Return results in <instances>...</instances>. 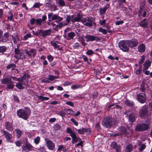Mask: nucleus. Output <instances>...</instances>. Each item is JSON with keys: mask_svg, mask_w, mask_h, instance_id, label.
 Segmentation results:
<instances>
[{"mask_svg": "<svg viewBox=\"0 0 152 152\" xmlns=\"http://www.w3.org/2000/svg\"><path fill=\"white\" fill-rule=\"evenodd\" d=\"M31 114V110L28 107H25L24 109H19L17 111V116L25 120H27L28 118Z\"/></svg>", "mask_w": 152, "mask_h": 152, "instance_id": "nucleus-1", "label": "nucleus"}, {"mask_svg": "<svg viewBox=\"0 0 152 152\" xmlns=\"http://www.w3.org/2000/svg\"><path fill=\"white\" fill-rule=\"evenodd\" d=\"M40 138L39 136L37 137L34 139V142L36 144H38L40 141Z\"/></svg>", "mask_w": 152, "mask_h": 152, "instance_id": "nucleus-47", "label": "nucleus"}, {"mask_svg": "<svg viewBox=\"0 0 152 152\" xmlns=\"http://www.w3.org/2000/svg\"><path fill=\"white\" fill-rule=\"evenodd\" d=\"M145 83L143 82H142L141 85L140 86V91L142 92H144L145 90Z\"/></svg>", "mask_w": 152, "mask_h": 152, "instance_id": "nucleus-48", "label": "nucleus"}, {"mask_svg": "<svg viewBox=\"0 0 152 152\" xmlns=\"http://www.w3.org/2000/svg\"><path fill=\"white\" fill-rule=\"evenodd\" d=\"M14 52L15 53V55L14 56L15 58L21 52V50L17 48H15L14 50Z\"/></svg>", "mask_w": 152, "mask_h": 152, "instance_id": "nucleus-44", "label": "nucleus"}, {"mask_svg": "<svg viewBox=\"0 0 152 152\" xmlns=\"http://www.w3.org/2000/svg\"><path fill=\"white\" fill-rule=\"evenodd\" d=\"M7 48L4 46H0V53L3 54L7 50Z\"/></svg>", "mask_w": 152, "mask_h": 152, "instance_id": "nucleus-39", "label": "nucleus"}, {"mask_svg": "<svg viewBox=\"0 0 152 152\" xmlns=\"http://www.w3.org/2000/svg\"><path fill=\"white\" fill-rule=\"evenodd\" d=\"M70 121L73 123L75 125L77 126L78 125V122L76 121L73 118H71L70 119Z\"/></svg>", "mask_w": 152, "mask_h": 152, "instance_id": "nucleus-62", "label": "nucleus"}, {"mask_svg": "<svg viewBox=\"0 0 152 152\" xmlns=\"http://www.w3.org/2000/svg\"><path fill=\"white\" fill-rule=\"evenodd\" d=\"M12 81L11 80L10 76H8L7 77L3 78L1 80V83L4 84H7L10 83Z\"/></svg>", "mask_w": 152, "mask_h": 152, "instance_id": "nucleus-20", "label": "nucleus"}, {"mask_svg": "<svg viewBox=\"0 0 152 152\" xmlns=\"http://www.w3.org/2000/svg\"><path fill=\"white\" fill-rule=\"evenodd\" d=\"M16 67V65L15 64L13 63L8 65L7 66L6 69H11L12 70H13L15 69Z\"/></svg>", "mask_w": 152, "mask_h": 152, "instance_id": "nucleus-33", "label": "nucleus"}, {"mask_svg": "<svg viewBox=\"0 0 152 152\" xmlns=\"http://www.w3.org/2000/svg\"><path fill=\"white\" fill-rule=\"evenodd\" d=\"M5 128L8 130L11 131L12 130V124L9 122H6L5 123Z\"/></svg>", "mask_w": 152, "mask_h": 152, "instance_id": "nucleus-23", "label": "nucleus"}, {"mask_svg": "<svg viewBox=\"0 0 152 152\" xmlns=\"http://www.w3.org/2000/svg\"><path fill=\"white\" fill-rule=\"evenodd\" d=\"M50 1L51 0H48V3H45L46 7H53L54 8H56V7L55 6V5H52L51 3H50Z\"/></svg>", "mask_w": 152, "mask_h": 152, "instance_id": "nucleus-46", "label": "nucleus"}, {"mask_svg": "<svg viewBox=\"0 0 152 152\" xmlns=\"http://www.w3.org/2000/svg\"><path fill=\"white\" fill-rule=\"evenodd\" d=\"M146 147V146L145 144H142L140 145V147L139 149V150L140 151H141L144 149Z\"/></svg>", "mask_w": 152, "mask_h": 152, "instance_id": "nucleus-56", "label": "nucleus"}, {"mask_svg": "<svg viewBox=\"0 0 152 152\" xmlns=\"http://www.w3.org/2000/svg\"><path fill=\"white\" fill-rule=\"evenodd\" d=\"M15 132L16 133L17 136L18 138H19L21 136L23 132L20 130L18 129H16Z\"/></svg>", "mask_w": 152, "mask_h": 152, "instance_id": "nucleus-40", "label": "nucleus"}, {"mask_svg": "<svg viewBox=\"0 0 152 152\" xmlns=\"http://www.w3.org/2000/svg\"><path fill=\"white\" fill-rule=\"evenodd\" d=\"M9 37V33L8 32H6L3 35V40H4L5 41L8 40V39Z\"/></svg>", "mask_w": 152, "mask_h": 152, "instance_id": "nucleus-42", "label": "nucleus"}, {"mask_svg": "<svg viewBox=\"0 0 152 152\" xmlns=\"http://www.w3.org/2000/svg\"><path fill=\"white\" fill-rule=\"evenodd\" d=\"M145 58L144 55L141 56L140 61L139 62V64L140 66H141V65L144 62L145 60Z\"/></svg>", "mask_w": 152, "mask_h": 152, "instance_id": "nucleus-45", "label": "nucleus"}, {"mask_svg": "<svg viewBox=\"0 0 152 152\" xmlns=\"http://www.w3.org/2000/svg\"><path fill=\"white\" fill-rule=\"evenodd\" d=\"M151 62L149 60L145 61L143 64V68L142 70L143 72L149 68L151 66Z\"/></svg>", "mask_w": 152, "mask_h": 152, "instance_id": "nucleus-19", "label": "nucleus"}, {"mask_svg": "<svg viewBox=\"0 0 152 152\" xmlns=\"http://www.w3.org/2000/svg\"><path fill=\"white\" fill-rule=\"evenodd\" d=\"M15 58L16 59L23 60L26 57L24 54L21 52L20 54L16 57Z\"/></svg>", "mask_w": 152, "mask_h": 152, "instance_id": "nucleus-30", "label": "nucleus"}, {"mask_svg": "<svg viewBox=\"0 0 152 152\" xmlns=\"http://www.w3.org/2000/svg\"><path fill=\"white\" fill-rule=\"evenodd\" d=\"M41 95L37 96V97L39 100L41 101H46L49 100V98L48 97L42 96L43 95H44V94H41Z\"/></svg>", "mask_w": 152, "mask_h": 152, "instance_id": "nucleus-24", "label": "nucleus"}, {"mask_svg": "<svg viewBox=\"0 0 152 152\" xmlns=\"http://www.w3.org/2000/svg\"><path fill=\"white\" fill-rule=\"evenodd\" d=\"M61 128V126L58 124H56L54 126V129L56 130H58Z\"/></svg>", "mask_w": 152, "mask_h": 152, "instance_id": "nucleus-59", "label": "nucleus"}, {"mask_svg": "<svg viewBox=\"0 0 152 152\" xmlns=\"http://www.w3.org/2000/svg\"><path fill=\"white\" fill-rule=\"evenodd\" d=\"M40 4L39 3L36 2L34 4L33 7L39 8L40 6Z\"/></svg>", "mask_w": 152, "mask_h": 152, "instance_id": "nucleus-63", "label": "nucleus"}, {"mask_svg": "<svg viewBox=\"0 0 152 152\" xmlns=\"http://www.w3.org/2000/svg\"><path fill=\"white\" fill-rule=\"evenodd\" d=\"M87 22L84 24V25L88 27H91L93 24L94 21V19L92 17H87Z\"/></svg>", "mask_w": 152, "mask_h": 152, "instance_id": "nucleus-14", "label": "nucleus"}, {"mask_svg": "<svg viewBox=\"0 0 152 152\" xmlns=\"http://www.w3.org/2000/svg\"><path fill=\"white\" fill-rule=\"evenodd\" d=\"M48 60L50 62H51L53 59V57L51 55H49L47 56Z\"/></svg>", "mask_w": 152, "mask_h": 152, "instance_id": "nucleus-60", "label": "nucleus"}, {"mask_svg": "<svg viewBox=\"0 0 152 152\" xmlns=\"http://www.w3.org/2000/svg\"><path fill=\"white\" fill-rule=\"evenodd\" d=\"M116 124V121L110 116L104 117L102 121V124L104 127L110 128L113 127Z\"/></svg>", "mask_w": 152, "mask_h": 152, "instance_id": "nucleus-2", "label": "nucleus"}, {"mask_svg": "<svg viewBox=\"0 0 152 152\" xmlns=\"http://www.w3.org/2000/svg\"><path fill=\"white\" fill-rule=\"evenodd\" d=\"M22 150L25 152H29L32 150L33 146L30 143L26 142L25 145L22 146Z\"/></svg>", "mask_w": 152, "mask_h": 152, "instance_id": "nucleus-11", "label": "nucleus"}, {"mask_svg": "<svg viewBox=\"0 0 152 152\" xmlns=\"http://www.w3.org/2000/svg\"><path fill=\"white\" fill-rule=\"evenodd\" d=\"M67 132L69 134H70V136H71L72 134L75 133L72 131V130L70 128H68L67 129Z\"/></svg>", "mask_w": 152, "mask_h": 152, "instance_id": "nucleus-55", "label": "nucleus"}, {"mask_svg": "<svg viewBox=\"0 0 152 152\" xmlns=\"http://www.w3.org/2000/svg\"><path fill=\"white\" fill-rule=\"evenodd\" d=\"M57 114L62 117L65 116L66 115L65 112L64 111H58Z\"/></svg>", "mask_w": 152, "mask_h": 152, "instance_id": "nucleus-52", "label": "nucleus"}, {"mask_svg": "<svg viewBox=\"0 0 152 152\" xmlns=\"http://www.w3.org/2000/svg\"><path fill=\"white\" fill-rule=\"evenodd\" d=\"M85 38L86 39L87 42L92 41L94 40L98 41L100 39V38L97 37H95L93 35L90 36L89 35H86L85 37Z\"/></svg>", "mask_w": 152, "mask_h": 152, "instance_id": "nucleus-13", "label": "nucleus"}, {"mask_svg": "<svg viewBox=\"0 0 152 152\" xmlns=\"http://www.w3.org/2000/svg\"><path fill=\"white\" fill-rule=\"evenodd\" d=\"M81 86L80 85H73L71 87L72 89H75L78 88L80 87Z\"/></svg>", "mask_w": 152, "mask_h": 152, "instance_id": "nucleus-58", "label": "nucleus"}, {"mask_svg": "<svg viewBox=\"0 0 152 152\" xmlns=\"http://www.w3.org/2000/svg\"><path fill=\"white\" fill-rule=\"evenodd\" d=\"M13 82L12 81L10 83L8 84L7 86V90L12 89L15 86L13 84Z\"/></svg>", "mask_w": 152, "mask_h": 152, "instance_id": "nucleus-36", "label": "nucleus"}, {"mask_svg": "<svg viewBox=\"0 0 152 152\" xmlns=\"http://www.w3.org/2000/svg\"><path fill=\"white\" fill-rule=\"evenodd\" d=\"M124 102L125 104L128 106H132L134 104L133 101L128 99H126Z\"/></svg>", "mask_w": 152, "mask_h": 152, "instance_id": "nucleus-32", "label": "nucleus"}, {"mask_svg": "<svg viewBox=\"0 0 152 152\" xmlns=\"http://www.w3.org/2000/svg\"><path fill=\"white\" fill-rule=\"evenodd\" d=\"M80 46V44L78 42L75 43L73 46L74 48L77 49Z\"/></svg>", "mask_w": 152, "mask_h": 152, "instance_id": "nucleus-64", "label": "nucleus"}, {"mask_svg": "<svg viewBox=\"0 0 152 152\" xmlns=\"http://www.w3.org/2000/svg\"><path fill=\"white\" fill-rule=\"evenodd\" d=\"M16 145L18 147H20L22 144V141L21 140H18L15 142Z\"/></svg>", "mask_w": 152, "mask_h": 152, "instance_id": "nucleus-53", "label": "nucleus"}, {"mask_svg": "<svg viewBox=\"0 0 152 152\" xmlns=\"http://www.w3.org/2000/svg\"><path fill=\"white\" fill-rule=\"evenodd\" d=\"M137 100L141 103H144L145 102V97L144 94H139L137 96Z\"/></svg>", "mask_w": 152, "mask_h": 152, "instance_id": "nucleus-17", "label": "nucleus"}, {"mask_svg": "<svg viewBox=\"0 0 152 152\" xmlns=\"http://www.w3.org/2000/svg\"><path fill=\"white\" fill-rule=\"evenodd\" d=\"M110 7V5L108 4H106V7H104L103 8H100V13L102 14H104L105 13L107 9Z\"/></svg>", "mask_w": 152, "mask_h": 152, "instance_id": "nucleus-27", "label": "nucleus"}, {"mask_svg": "<svg viewBox=\"0 0 152 152\" xmlns=\"http://www.w3.org/2000/svg\"><path fill=\"white\" fill-rule=\"evenodd\" d=\"M29 77V75L27 74H25L23 76L20 78V82L24 86H28V81L27 80Z\"/></svg>", "mask_w": 152, "mask_h": 152, "instance_id": "nucleus-10", "label": "nucleus"}, {"mask_svg": "<svg viewBox=\"0 0 152 152\" xmlns=\"http://www.w3.org/2000/svg\"><path fill=\"white\" fill-rule=\"evenodd\" d=\"M31 34H27L25 35L23 38V39L24 40H26L28 38L31 37Z\"/></svg>", "mask_w": 152, "mask_h": 152, "instance_id": "nucleus-51", "label": "nucleus"}, {"mask_svg": "<svg viewBox=\"0 0 152 152\" xmlns=\"http://www.w3.org/2000/svg\"><path fill=\"white\" fill-rule=\"evenodd\" d=\"M99 31L102 33L104 34H106L107 33L106 30L102 28H100L99 29Z\"/></svg>", "mask_w": 152, "mask_h": 152, "instance_id": "nucleus-50", "label": "nucleus"}, {"mask_svg": "<svg viewBox=\"0 0 152 152\" xmlns=\"http://www.w3.org/2000/svg\"><path fill=\"white\" fill-rule=\"evenodd\" d=\"M118 133L117 135L119 136L123 134L126 135L128 133L126 129L123 126H121L118 127Z\"/></svg>", "mask_w": 152, "mask_h": 152, "instance_id": "nucleus-12", "label": "nucleus"}, {"mask_svg": "<svg viewBox=\"0 0 152 152\" xmlns=\"http://www.w3.org/2000/svg\"><path fill=\"white\" fill-rule=\"evenodd\" d=\"M10 77L11 79V80H12V79L14 81H18L19 82H20V81L21 80L20 78H17L15 77L12 76H10Z\"/></svg>", "mask_w": 152, "mask_h": 152, "instance_id": "nucleus-49", "label": "nucleus"}, {"mask_svg": "<svg viewBox=\"0 0 152 152\" xmlns=\"http://www.w3.org/2000/svg\"><path fill=\"white\" fill-rule=\"evenodd\" d=\"M111 147L112 148H114L117 151V149H120V147L119 146H118L117 144L115 142H113L111 144Z\"/></svg>", "mask_w": 152, "mask_h": 152, "instance_id": "nucleus-31", "label": "nucleus"}, {"mask_svg": "<svg viewBox=\"0 0 152 152\" xmlns=\"http://www.w3.org/2000/svg\"><path fill=\"white\" fill-rule=\"evenodd\" d=\"M127 41L128 44V46L131 48L136 47L138 43V40L136 39L127 40Z\"/></svg>", "mask_w": 152, "mask_h": 152, "instance_id": "nucleus-9", "label": "nucleus"}, {"mask_svg": "<svg viewBox=\"0 0 152 152\" xmlns=\"http://www.w3.org/2000/svg\"><path fill=\"white\" fill-rule=\"evenodd\" d=\"M47 19L46 15H44L42 16V18H38L36 19V25L41 26L42 23H46V20Z\"/></svg>", "mask_w": 152, "mask_h": 152, "instance_id": "nucleus-8", "label": "nucleus"}, {"mask_svg": "<svg viewBox=\"0 0 152 152\" xmlns=\"http://www.w3.org/2000/svg\"><path fill=\"white\" fill-rule=\"evenodd\" d=\"M71 137L72 138L73 141L75 142H77L79 141V140L80 139L77 137L75 133L72 134Z\"/></svg>", "mask_w": 152, "mask_h": 152, "instance_id": "nucleus-35", "label": "nucleus"}, {"mask_svg": "<svg viewBox=\"0 0 152 152\" xmlns=\"http://www.w3.org/2000/svg\"><path fill=\"white\" fill-rule=\"evenodd\" d=\"M25 53L27 56L31 58H33L37 55V50L34 48H31L29 50L27 49L24 50Z\"/></svg>", "mask_w": 152, "mask_h": 152, "instance_id": "nucleus-6", "label": "nucleus"}, {"mask_svg": "<svg viewBox=\"0 0 152 152\" xmlns=\"http://www.w3.org/2000/svg\"><path fill=\"white\" fill-rule=\"evenodd\" d=\"M125 114L126 115L129 114V120L130 122H133L135 120V116L134 113H132L130 114L129 113V112H126L125 113Z\"/></svg>", "mask_w": 152, "mask_h": 152, "instance_id": "nucleus-18", "label": "nucleus"}, {"mask_svg": "<svg viewBox=\"0 0 152 152\" xmlns=\"http://www.w3.org/2000/svg\"><path fill=\"white\" fill-rule=\"evenodd\" d=\"M51 31V30L50 29L46 30L45 31H41L37 29V31L34 33V34L35 35H38L40 33H41L42 36L44 37L49 35L50 34Z\"/></svg>", "mask_w": 152, "mask_h": 152, "instance_id": "nucleus-7", "label": "nucleus"}, {"mask_svg": "<svg viewBox=\"0 0 152 152\" xmlns=\"http://www.w3.org/2000/svg\"><path fill=\"white\" fill-rule=\"evenodd\" d=\"M133 146L132 144H130L126 147V152H131L133 149Z\"/></svg>", "mask_w": 152, "mask_h": 152, "instance_id": "nucleus-37", "label": "nucleus"}, {"mask_svg": "<svg viewBox=\"0 0 152 152\" xmlns=\"http://www.w3.org/2000/svg\"><path fill=\"white\" fill-rule=\"evenodd\" d=\"M77 17L74 18V20L75 21L78 22L80 21L82 18V15L80 13H77Z\"/></svg>", "mask_w": 152, "mask_h": 152, "instance_id": "nucleus-34", "label": "nucleus"}, {"mask_svg": "<svg viewBox=\"0 0 152 152\" xmlns=\"http://www.w3.org/2000/svg\"><path fill=\"white\" fill-rule=\"evenodd\" d=\"M73 15H67L66 18V21L67 23V25L68 24L70 21H72V22H73Z\"/></svg>", "mask_w": 152, "mask_h": 152, "instance_id": "nucleus-29", "label": "nucleus"}, {"mask_svg": "<svg viewBox=\"0 0 152 152\" xmlns=\"http://www.w3.org/2000/svg\"><path fill=\"white\" fill-rule=\"evenodd\" d=\"M58 78V77L57 76H55L50 75L48 76V79L50 81H53L54 80V79Z\"/></svg>", "mask_w": 152, "mask_h": 152, "instance_id": "nucleus-43", "label": "nucleus"}, {"mask_svg": "<svg viewBox=\"0 0 152 152\" xmlns=\"http://www.w3.org/2000/svg\"><path fill=\"white\" fill-rule=\"evenodd\" d=\"M150 127L149 124L142 123L138 124L136 127V131L143 132L148 130Z\"/></svg>", "mask_w": 152, "mask_h": 152, "instance_id": "nucleus-3", "label": "nucleus"}, {"mask_svg": "<svg viewBox=\"0 0 152 152\" xmlns=\"http://www.w3.org/2000/svg\"><path fill=\"white\" fill-rule=\"evenodd\" d=\"M75 36V33L71 31L68 34L67 36L66 37V38L67 40H70L71 39H73Z\"/></svg>", "mask_w": 152, "mask_h": 152, "instance_id": "nucleus-22", "label": "nucleus"}, {"mask_svg": "<svg viewBox=\"0 0 152 152\" xmlns=\"http://www.w3.org/2000/svg\"><path fill=\"white\" fill-rule=\"evenodd\" d=\"M138 51L140 52H144L145 50V45L144 44H141L138 47Z\"/></svg>", "mask_w": 152, "mask_h": 152, "instance_id": "nucleus-25", "label": "nucleus"}, {"mask_svg": "<svg viewBox=\"0 0 152 152\" xmlns=\"http://www.w3.org/2000/svg\"><path fill=\"white\" fill-rule=\"evenodd\" d=\"M59 5L61 6H64L65 5L64 2L63 0H59L58 2Z\"/></svg>", "mask_w": 152, "mask_h": 152, "instance_id": "nucleus-57", "label": "nucleus"}, {"mask_svg": "<svg viewBox=\"0 0 152 152\" xmlns=\"http://www.w3.org/2000/svg\"><path fill=\"white\" fill-rule=\"evenodd\" d=\"M78 133L80 134H83L85 132H90V130L89 128H82L76 130Z\"/></svg>", "mask_w": 152, "mask_h": 152, "instance_id": "nucleus-21", "label": "nucleus"}, {"mask_svg": "<svg viewBox=\"0 0 152 152\" xmlns=\"http://www.w3.org/2000/svg\"><path fill=\"white\" fill-rule=\"evenodd\" d=\"M146 19H144L139 24V25L141 27H142L144 28H145L147 27V23L146 22Z\"/></svg>", "mask_w": 152, "mask_h": 152, "instance_id": "nucleus-28", "label": "nucleus"}, {"mask_svg": "<svg viewBox=\"0 0 152 152\" xmlns=\"http://www.w3.org/2000/svg\"><path fill=\"white\" fill-rule=\"evenodd\" d=\"M46 145L48 148L51 150H53L55 148V144L51 140H48L46 141Z\"/></svg>", "mask_w": 152, "mask_h": 152, "instance_id": "nucleus-15", "label": "nucleus"}, {"mask_svg": "<svg viewBox=\"0 0 152 152\" xmlns=\"http://www.w3.org/2000/svg\"><path fill=\"white\" fill-rule=\"evenodd\" d=\"M1 131L2 133H4V135L6 138L7 141L8 142H10V140L12 138V135L6 131H3L2 129H1Z\"/></svg>", "mask_w": 152, "mask_h": 152, "instance_id": "nucleus-16", "label": "nucleus"}, {"mask_svg": "<svg viewBox=\"0 0 152 152\" xmlns=\"http://www.w3.org/2000/svg\"><path fill=\"white\" fill-rule=\"evenodd\" d=\"M30 22L31 25H33L34 24L36 25V19L34 18H31L30 20Z\"/></svg>", "mask_w": 152, "mask_h": 152, "instance_id": "nucleus-61", "label": "nucleus"}, {"mask_svg": "<svg viewBox=\"0 0 152 152\" xmlns=\"http://www.w3.org/2000/svg\"><path fill=\"white\" fill-rule=\"evenodd\" d=\"M119 47L124 52H128L129 50V46L127 40L120 41L118 43Z\"/></svg>", "mask_w": 152, "mask_h": 152, "instance_id": "nucleus-4", "label": "nucleus"}, {"mask_svg": "<svg viewBox=\"0 0 152 152\" xmlns=\"http://www.w3.org/2000/svg\"><path fill=\"white\" fill-rule=\"evenodd\" d=\"M86 53L88 55H92L94 53V52L91 50H88L86 52Z\"/></svg>", "mask_w": 152, "mask_h": 152, "instance_id": "nucleus-54", "label": "nucleus"}, {"mask_svg": "<svg viewBox=\"0 0 152 152\" xmlns=\"http://www.w3.org/2000/svg\"><path fill=\"white\" fill-rule=\"evenodd\" d=\"M51 44L54 47V49L58 48V49L59 48V45H58V44H59L58 41H50Z\"/></svg>", "mask_w": 152, "mask_h": 152, "instance_id": "nucleus-26", "label": "nucleus"}, {"mask_svg": "<svg viewBox=\"0 0 152 152\" xmlns=\"http://www.w3.org/2000/svg\"><path fill=\"white\" fill-rule=\"evenodd\" d=\"M64 110L68 114L73 115L74 114V111L71 109H65Z\"/></svg>", "mask_w": 152, "mask_h": 152, "instance_id": "nucleus-38", "label": "nucleus"}, {"mask_svg": "<svg viewBox=\"0 0 152 152\" xmlns=\"http://www.w3.org/2000/svg\"><path fill=\"white\" fill-rule=\"evenodd\" d=\"M148 106L145 105L141 107L139 112V116L142 118H144L148 114Z\"/></svg>", "mask_w": 152, "mask_h": 152, "instance_id": "nucleus-5", "label": "nucleus"}, {"mask_svg": "<svg viewBox=\"0 0 152 152\" xmlns=\"http://www.w3.org/2000/svg\"><path fill=\"white\" fill-rule=\"evenodd\" d=\"M23 84L21 82H19L17 83L15 85V86L19 89H21L24 88V87L23 86Z\"/></svg>", "mask_w": 152, "mask_h": 152, "instance_id": "nucleus-41", "label": "nucleus"}]
</instances>
